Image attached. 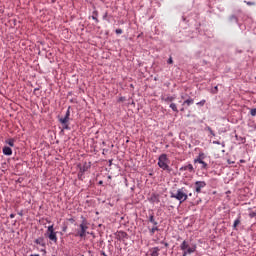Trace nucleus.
Returning <instances> with one entry per match:
<instances>
[{"instance_id": "17", "label": "nucleus", "mask_w": 256, "mask_h": 256, "mask_svg": "<svg viewBox=\"0 0 256 256\" xmlns=\"http://www.w3.org/2000/svg\"><path fill=\"white\" fill-rule=\"evenodd\" d=\"M34 243H36V245H40L41 247H45V240L43 238H37Z\"/></svg>"}, {"instance_id": "13", "label": "nucleus", "mask_w": 256, "mask_h": 256, "mask_svg": "<svg viewBox=\"0 0 256 256\" xmlns=\"http://www.w3.org/2000/svg\"><path fill=\"white\" fill-rule=\"evenodd\" d=\"M159 251H161V248L159 247L150 249V256H159Z\"/></svg>"}, {"instance_id": "5", "label": "nucleus", "mask_w": 256, "mask_h": 256, "mask_svg": "<svg viewBox=\"0 0 256 256\" xmlns=\"http://www.w3.org/2000/svg\"><path fill=\"white\" fill-rule=\"evenodd\" d=\"M180 249H181V251H187V253L189 255H191V253H195V251H197V246L194 245V246L190 247L189 242L184 240L182 242V244L180 245Z\"/></svg>"}, {"instance_id": "18", "label": "nucleus", "mask_w": 256, "mask_h": 256, "mask_svg": "<svg viewBox=\"0 0 256 256\" xmlns=\"http://www.w3.org/2000/svg\"><path fill=\"white\" fill-rule=\"evenodd\" d=\"M170 109H172V111H174L175 113H179V109H177V104L175 103L170 104Z\"/></svg>"}, {"instance_id": "29", "label": "nucleus", "mask_w": 256, "mask_h": 256, "mask_svg": "<svg viewBox=\"0 0 256 256\" xmlns=\"http://www.w3.org/2000/svg\"><path fill=\"white\" fill-rule=\"evenodd\" d=\"M70 115H71V112H70L69 109H68L67 112H66L65 117H68V119H69Z\"/></svg>"}, {"instance_id": "8", "label": "nucleus", "mask_w": 256, "mask_h": 256, "mask_svg": "<svg viewBox=\"0 0 256 256\" xmlns=\"http://www.w3.org/2000/svg\"><path fill=\"white\" fill-rule=\"evenodd\" d=\"M179 171H188L189 173H195V168H193V164H187L182 166Z\"/></svg>"}, {"instance_id": "6", "label": "nucleus", "mask_w": 256, "mask_h": 256, "mask_svg": "<svg viewBox=\"0 0 256 256\" xmlns=\"http://www.w3.org/2000/svg\"><path fill=\"white\" fill-rule=\"evenodd\" d=\"M207 187L206 181H196L194 183V193H196V197H198L199 193H201V190L205 189Z\"/></svg>"}, {"instance_id": "34", "label": "nucleus", "mask_w": 256, "mask_h": 256, "mask_svg": "<svg viewBox=\"0 0 256 256\" xmlns=\"http://www.w3.org/2000/svg\"><path fill=\"white\" fill-rule=\"evenodd\" d=\"M10 219H15V214H10Z\"/></svg>"}, {"instance_id": "12", "label": "nucleus", "mask_w": 256, "mask_h": 256, "mask_svg": "<svg viewBox=\"0 0 256 256\" xmlns=\"http://www.w3.org/2000/svg\"><path fill=\"white\" fill-rule=\"evenodd\" d=\"M203 159H205V153L200 152L198 157L194 159V163H203Z\"/></svg>"}, {"instance_id": "32", "label": "nucleus", "mask_w": 256, "mask_h": 256, "mask_svg": "<svg viewBox=\"0 0 256 256\" xmlns=\"http://www.w3.org/2000/svg\"><path fill=\"white\" fill-rule=\"evenodd\" d=\"M168 63H169V65H172V63H173V58L170 57V58L168 59Z\"/></svg>"}, {"instance_id": "10", "label": "nucleus", "mask_w": 256, "mask_h": 256, "mask_svg": "<svg viewBox=\"0 0 256 256\" xmlns=\"http://www.w3.org/2000/svg\"><path fill=\"white\" fill-rule=\"evenodd\" d=\"M59 121L63 125V129H69V118L67 116L60 118Z\"/></svg>"}, {"instance_id": "16", "label": "nucleus", "mask_w": 256, "mask_h": 256, "mask_svg": "<svg viewBox=\"0 0 256 256\" xmlns=\"http://www.w3.org/2000/svg\"><path fill=\"white\" fill-rule=\"evenodd\" d=\"M148 231H149L151 237H153V235H155V232H156V231H159V226L153 225L152 228H149V227H148Z\"/></svg>"}, {"instance_id": "23", "label": "nucleus", "mask_w": 256, "mask_h": 256, "mask_svg": "<svg viewBox=\"0 0 256 256\" xmlns=\"http://www.w3.org/2000/svg\"><path fill=\"white\" fill-rule=\"evenodd\" d=\"M205 103H206L205 100H201L200 102L196 103V105H198V107H203Z\"/></svg>"}, {"instance_id": "14", "label": "nucleus", "mask_w": 256, "mask_h": 256, "mask_svg": "<svg viewBox=\"0 0 256 256\" xmlns=\"http://www.w3.org/2000/svg\"><path fill=\"white\" fill-rule=\"evenodd\" d=\"M2 151L7 156L13 155V150L9 146H5Z\"/></svg>"}, {"instance_id": "20", "label": "nucleus", "mask_w": 256, "mask_h": 256, "mask_svg": "<svg viewBox=\"0 0 256 256\" xmlns=\"http://www.w3.org/2000/svg\"><path fill=\"white\" fill-rule=\"evenodd\" d=\"M6 143L10 146V147H15V140L14 139H9L6 141Z\"/></svg>"}, {"instance_id": "25", "label": "nucleus", "mask_w": 256, "mask_h": 256, "mask_svg": "<svg viewBox=\"0 0 256 256\" xmlns=\"http://www.w3.org/2000/svg\"><path fill=\"white\" fill-rule=\"evenodd\" d=\"M200 165H202V169H207V164L205 161L202 160V162H200Z\"/></svg>"}, {"instance_id": "15", "label": "nucleus", "mask_w": 256, "mask_h": 256, "mask_svg": "<svg viewBox=\"0 0 256 256\" xmlns=\"http://www.w3.org/2000/svg\"><path fill=\"white\" fill-rule=\"evenodd\" d=\"M149 223H152V225L157 226L159 225V222H157V220H155V216L153 214H151L148 218Z\"/></svg>"}, {"instance_id": "21", "label": "nucleus", "mask_w": 256, "mask_h": 256, "mask_svg": "<svg viewBox=\"0 0 256 256\" xmlns=\"http://www.w3.org/2000/svg\"><path fill=\"white\" fill-rule=\"evenodd\" d=\"M240 223H241V217H238V218L234 221L233 227H234V228L237 227L238 225H240Z\"/></svg>"}, {"instance_id": "11", "label": "nucleus", "mask_w": 256, "mask_h": 256, "mask_svg": "<svg viewBox=\"0 0 256 256\" xmlns=\"http://www.w3.org/2000/svg\"><path fill=\"white\" fill-rule=\"evenodd\" d=\"M159 194L157 193H153L151 194L150 198H149V202L150 203H159Z\"/></svg>"}, {"instance_id": "4", "label": "nucleus", "mask_w": 256, "mask_h": 256, "mask_svg": "<svg viewBox=\"0 0 256 256\" xmlns=\"http://www.w3.org/2000/svg\"><path fill=\"white\" fill-rule=\"evenodd\" d=\"M79 228L80 229L76 230L75 237H81V239H83V237H87V230L89 229L87 224L83 222L79 225Z\"/></svg>"}, {"instance_id": "9", "label": "nucleus", "mask_w": 256, "mask_h": 256, "mask_svg": "<svg viewBox=\"0 0 256 256\" xmlns=\"http://www.w3.org/2000/svg\"><path fill=\"white\" fill-rule=\"evenodd\" d=\"M116 237L119 241H125V239H127L128 235H127V232L119 231V232H117Z\"/></svg>"}, {"instance_id": "28", "label": "nucleus", "mask_w": 256, "mask_h": 256, "mask_svg": "<svg viewBox=\"0 0 256 256\" xmlns=\"http://www.w3.org/2000/svg\"><path fill=\"white\" fill-rule=\"evenodd\" d=\"M244 3H246V5H249V6L255 5V2H247V1H244Z\"/></svg>"}, {"instance_id": "24", "label": "nucleus", "mask_w": 256, "mask_h": 256, "mask_svg": "<svg viewBox=\"0 0 256 256\" xmlns=\"http://www.w3.org/2000/svg\"><path fill=\"white\" fill-rule=\"evenodd\" d=\"M250 115H252V117L256 116V108L250 110Z\"/></svg>"}, {"instance_id": "26", "label": "nucleus", "mask_w": 256, "mask_h": 256, "mask_svg": "<svg viewBox=\"0 0 256 256\" xmlns=\"http://www.w3.org/2000/svg\"><path fill=\"white\" fill-rule=\"evenodd\" d=\"M123 33V30L121 29H116V35H121Z\"/></svg>"}, {"instance_id": "1", "label": "nucleus", "mask_w": 256, "mask_h": 256, "mask_svg": "<svg viewBox=\"0 0 256 256\" xmlns=\"http://www.w3.org/2000/svg\"><path fill=\"white\" fill-rule=\"evenodd\" d=\"M189 197H193V193H189V191L182 187L176 191V193L171 194L172 199H177V201H180V203H185Z\"/></svg>"}, {"instance_id": "37", "label": "nucleus", "mask_w": 256, "mask_h": 256, "mask_svg": "<svg viewBox=\"0 0 256 256\" xmlns=\"http://www.w3.org/2000/svg\"><path fill=\"white\" fill-rule=\"evenodd\" d=\"M30 256H39V254H31Z\"/></svg>"}, {"instance_id": "7", "label": "nucleus", "mask_w": 256, "mask_h": 256, "mask_svg": "<svg viewBox=\"0 0 256 256\" xmlns=\"http://www.w3.org/2000/svg\"><path fill=\"white\" fill-rule=\"evenodd\" d=\"M193 103H195V100L193 98L189 97L182 103V106H184V107L181 108L180 111H185V109H187V107H191V105H193Z\"/></svg>"}, {"instance_id": "22", "label": "nucleus", "mask_w": 256, "mask_h": 256, "mask_svg": "<svg viewBox=\"0 0 256 256\" xmlns=\"http://www.w3.org/2000/svg\"><path fill=\"white\" fill-rule=\"evenodd\" d=\"M165 101H166V103H171L172 101H175V97H173V96H168L167 98H165Z\"/></svg>"}, {"instance_id": "36", "label": "nucleus", "mask_w": 256, "mask_h": 256, "mask_svg": "<svg viewBox=\"0 0 256 256\" xmlns=\"http://www.w3.org/2000/svg\"><path fill=\"white\" fill-rule=\"evenodd\" d=\"M92 19H94V21H98L97 18L95 16L92 17Z\"/></svg>"}, {"instance_id": "35", "label": "nucleus", "mask_w": 256, "mask_h": 256, "mask_svg": "<svg viewBox=\"0 0 256 256\" xmlns=\"http://www.w3.org/2000/svg\"><path fill=\"white\" fill-rule=\"evenodd\" d=\"M187 253H188L187 250L186 251L184 250L183 256H187Z\"/></svg>"}, {"instance_id": "30", "label": "nucleus", "mask_w": 256, "mask_h": 256, "mask_svg": "<svg viewBox=\"0 0 256 256\" xmlns=\"http://www.w3.org/2000/svg\"><path fill=\"white\" fill-rule=\"evenodd\" d=\"M62 231H63V233H66V232H67V225H65V226L62 227Z\"/></svg>"}, {"instance_id": "2", "label": "nucleus", "mask_w": 256, "mask_h": 256, "mask_svg": "<svg viewBox=\"0 0 256 256\" xmlns=\"http://www.w3.org/2000/svg\"><path fill=\"white\" fill-rule=\"evenodd\" d=\"M169 163H171V160H169V157L167 154H161L158 158V167L162 169L163 171H171V168L169 167Z\"/></svg>"}, {"instance_id": "31", "label": "nucleus", "mask_w": 256, "mask_h": 256, "mask_svg": "<svg viewBox=\"0 0 256 256\" xmlns=\"http://www.w3.org/2000/svg\"><path fill=\"white\" fill-rule=\"evenodd\" d=\"M161 244L164 245V247H169V243L167 242L162 241Z\"/></svg>"}, {"instance_id": "3", "label": "nucleus", "mask_w": 256, "mask_h": 256, "mask_svg": "<svg viewBox=\"0 0 256 256\" xmlns=\"http://www.w3.org/2000/svg\"><path fill=\"white\" fill-rule=\"evenodd\" d=\"M45 235L46 237H48L50 241H53V243H57V232H55V228L53 224L48 226Z\"/></svg>"}, {"instance_id": "19", "label": "nucleus", "mask_w": 256, "mask_h": 256, "mask_svg": "<svg viewBox=\"0 0 256 256\" xmlns=\"http://www.w3.org/2000/svg\"><path fill=\"white\" fill-rule=\"evenodd\" d=\"M89 169V166H87V163H85L83 166L80 167V173H85Z\"/></svg>"}, {"instance_id": "33", "label": "nucleus", "mask_w": 256, "mask_h": 256, "mask_svg": "<svg viewBox=\"0 0 256 256\" xmlns=\"http://www.w3.org/2000/svg\"><path fill=\"white\" fill-rule=\"evenodd\" d=\"M217 91H219V88L216 86L214 87V93H217Z\"/></svg>"}, {"instance_id": "27", "label": "nucleus", "mask_w": 256, "mask_h": 256, "mask_svg": "<svg viewBox=\"0 0 256 256\" xmlns=\"http://www.w3.org/2000/svg\"><path fill=\"white\" fill-rule=\"evenodd\" d=\"M249 215L251 218L256 217V210L254 212H251Z\"/></svg>"}]
</instances>
